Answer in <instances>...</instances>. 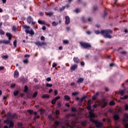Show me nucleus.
Returning <instances> with one entry per match:
<instances>
[{
  "label": "nucleus",
  "instance_id": "nucleus-4",
  "mask_svg": "<svg viewBox=\"0 0 128 128\" xmlns=\"http://www.w3.org/2000/svg\"><path fill=\"white\" fill-rule=\"evenodd\" d=\"M34 44L38 47L42 46H46V43L45 42H40V41H37Z\"/></svg>",
  "mask_w": 128,
  "mask_h": 128
},
{
  "label": "nucleus",
  "instance_id": "nucleus-2",
  "mask_svg": "<svg viewBox=\"0 0 128 128\" xmlns=\"http://www.w3.org/2000/svg\"><path fill=\"white\" fill-rule=\"evenodd\" d=\"M90 122H94L96 128H102L104 126V123L100 122L98 120H95L94 119V118H90Z\"/></svg>",
  "mask_w": 128,
  "mask_h": 128
},
{
  "label": "nucleus",
  "instance_id": "nucleus-32",
  "mask_svg": "<svg viewBox=\"0 0 128 128\" xmlns=\"http://www.w3.org/2000/svg\"><path fill=\"white\" fill-rule=\"evenodd\" d=\"M58 23L56 22H52V26H58Z\"/></svg>",
  "mask_w": 128,
  "mask_h": 128
},
{
  "label": "nucleus",
  "instance_id": "nucleus-47",
  "mask_svg": "<svg viewBox=\"0 0 128 128\" xmlns=\"http://www.w3.org/2000/svg\"><path fill=\"white\" fill-rule=\"evenodd\" d=\"M60 110H56L55 114H60Z\"/></svg>",
  "mask_w": 128,
  "mask_h": 128
},
{
  "label": "nucleus",
  "instance_id": "nucleus-34",
  "mask_svg": "<svg viewBox=\"0 0 128 128\" xmlns=\"http://www.w3.org/2000/svg\"><path fill=\"white\" fill-rule=\"evenodd\" d=\"M106 106H108V102H105L104 103L102 106V108H106Z\"/></svg>",
  "mask_w": 128,
  "mask_h": 128
},
{
  "label": "nucleus",
  "instance_id": "nucleus-24",
  "mask_svg": "<svg viewBox=\"0 0 128 128\" xmlns=\"http://www.w3.org/2000/svg\"><path fill=\"white\" fill-rule=\"evenodd\" d=\"M2 58L3 60H8V55L6 54L2 56Z\"/></svg>",
  "mask_w": 128,
  "mask_h": 128
},
{
  "label": "nucleus",
  "instance_id": "nucleus-3",
  "mask_svg": "<svg viewBox=\"0 0 128 128\" xmlns=\"http://www.w3.org/2000/svg\"><path fill=\"white\" fill-rule=\"evenodd\" d=\"M80 44L85 50H88V48H92V45H90V43L81 42H80Z\"/></svg>",
  "mask_w": 128,
  "mask_h": 128
},
{
  "label": "nucleus",
  "instance_id": "nucleus-56",
  "mask_svg": "<svg viewBox=\"0 0 128 128\" xmlns=\"http://www.w3.org/2000/svg\"><path fill=\"white\" fill-rule=\"evenodd\" d=\"M80 64L82 66H84V64H86L84 63V62L82 61L80 62Z\"/></svg>",
  "mask_w": 128,
  "mask_h": 128
},
{
  "label": "nucleus",
  "instance_id": "nucleus-46",
  "mask_svg": "<svg viewBox=\"0 0 128 128\" xmlns=\"http://www.w3.org/2000/svg\"><path fill=\"white\" fill-rule=\"evenodd\" d=\"M79 92H74L72 93V96H78V94Z\"/></svg>",
  "mask_w": 128,
  "mask_h": 128
},
{
  "label": "nucleus",
  "instance_id": "nucleus-14",
  "mask_svg": "<svg viewBox=\"0 0 128 128\" xmlns=\"http://www.w3.org/2000/svg\"><path fill=\"white\" fill-rule=\"evenodd\" d=\"M73 60L75 64H78V62H80V58L78 57H74L73 58Z\"/></svg>",
  "mask_w": 128,
  "mask_h": 128
},
{
  "label": "nucleus",
  "instance_id": "nucleus-13",
  "mask_svg": "<svg viewBox=\"0 0 128 128\" xmlns=\"http://www.w3.org/2000/svg\"><path fill=\"white\" fill-rule=\"evenodd\" d=\"M80 124H82V126H86V124H88V120H84L81 122Z\"/></svg>",
  "mask_w": 128,
  "mask_h": 128
},
{
  "label": "nucleus",
  "instance_id": "nucleus-51",
  "mask_svg": "<svg viewBox=\"0 0 128 128\" xmlns=\"http://www.w3.org/2000/svg\"><path fill=\"white\" fill-rule=\"evenodd\" d=\"M108 16V14L106 11L104 12V14H103V18H104Z\"/></svg>",
  "mask_w": 128,
  "mask_h": 128
},
{
  "label": "nucleus",
  "instance_id": "nucleus-18",
  "mask_svg": "<svg viewBox=\"0 0 128 128\" xmlns=\"http://www.w3.org/2000/svg\"><path fill=\"white\" fill-rule=\"evenodd\" d=\"M14 122L12 121H10V122H9V128H14Z\"/></svg>",
  "mask_w": 128,
  "mask_h": 128
},
{
  "label": "nucleus",
  "instance_id": "nucleus-7",
  "mask_svg": "<svg viewBox=\"0 0 128 128\" xmlns=\"http://www.w3.org/2000/svg\"><path fill=\"white\" fill-rule=\"evenodd\" d=\"M65 20V24H70V16H66Z\"/></svg>",
  "mask_w": 128,
  "mask_h": 128
},
{
  "label": "nucleus",
  "instance_id": "nucleus-1",
  "mask_svg": "<svg viewBox=\"0 0 128 128\" xmlns=\"http://www.w3.org/2000/svg\"><path fill=\"white\" fill-rule=\"evenodd\" d=\"M112 30L110 29L102 30L101 34H102L105 38H112V36L110 35L112 34Z\"/></svg>",
  "mask_w": 128,
  "mask_h": 128
},
{
  "label": "nucleus",
  "instance_id": "nucleus-35",
  "mask_svg": "<svg viewBox=\"0 0 128 128\" xmlns=\"http://www.w3.org/2000/svg\"><path fill=\"white\" fill-rule=\"evenodd\" d=\"M19 93H20V91L16 90L14 92V94L15 96H18V94Z\"/></svg>",
  "mask_w": 128,
  "mask_h": 128
},
{
  "label": "nucleus",
  "instance_id": "nucleus-25",
  "mask_svg": "<svg viewBox=\"0 0 128 128\" xmlns=\"http://www.w3.org/2000/svg\"><path fill=\"white\" fill-rule=\"evenodd\" d=\"M24 92H28V87L26 85L24 86Z\"/></svg>",
  "mask_w": 128,
  "mask_h": 128
},
{
  "label": "nucleus",
  "instance_id": "nucleus-11",
  "mask_svg": "<svg viewBox=\"0 0 128 128\" xmlns=\"http://www.w3.org/2000/svg\"><path fill=\"white\" fill-rule=\"evenodd\" d=\"M123 122H128V114H124V115Z\"/></svg>",
  "mask_w": 128,
  "mask_h": 128
},
{
  "label": "nucleus",
  "instance_id": "nucleus-15",
  "mask_svg": "<svg viewBox=\"0 0 128 128\" xmlns=\"http://www.w3.org/2000/svg\"><path fill=\"white\" fill-rule=\"evenodd\" d=\"M84 78H78V79L76 81V83L77 84H82V82H84Z\"/></svg>",
  "mask_w": 128,
  "mask_h": 128
},
{
  "label": "nucleus",
  "instance_id": "nucleus-41",
  "mask_svg": "<svg viewBox=\"0 0 128 128\" xmlns=\"http://www.w3.org/2000/svg\"><path fill=\"white\" fill-rule=\"evenodd\" d=\"M44 110L42 109L40 110V114L41 116H42V114H44Z\"/></svg>",
  "mask_w": 128,
  "mask_h": 128
},
{
  "label": "nucleus",
  "instance_id": "nucleus-49",
  "mask_svg": "<svg viewBox=\"0 0 128 128\" xmlns=\"http://www.w3.org/2000/svg\"><path fill=\"white\" fill-rule=\"evenodd\" d=\"M12 30L13 32H16V27L15 26H12Z\"/></svg>",
  "mask_w": 128,
  "mask_h": 128
},
{
  "label": "nucleus",
  "instance_id": "nucleus-36",
  "mask_svg": "<svg viewBox=\"0 0 128 128\" xmlns=\"http://www.w3.org/2000/svg\"><path fill=\"white\" fill-rule=\"evenodd\" d=\"M60 124V123L58 120H56L54 122V126H58Z\"/></svg>",
  "mask_w": 128,
  "mask_h": 128
},
{
  "label": "nucleus",
  "instance_id": "nucleus-27",
  "mask_svg": "<svg viewBox=\"0 0 128 128\" xmlns=\"http://www.w3.org/2000/svg\"><path fill=\"white\" fill-rule=\"evenodd\" d=\"M17 42H18V41L16 40H15L14 41L13 44H14V48H16V46H18Z\"/></svg>",
  "mask_w": 128,
  "mask_h": 128
},
{
  "label": "nucleus",
  "instance_id": "nucleus-58",
  "mask_svg": "<svg viewBox=\"0 0 128 128\" xmlns=\"http://www.w3.org/2000/svg\"><path fill=\"white\" fill-rule=\"evenodd\" d=\"M46 82H50L52 80V78L50 77H48L46 79Z\"/></svg>",
  "mask_w": 128,
  "mask_h": 128
},
{
  "label": "nucleus",
  "instance_id": "nucleus-39",
  "mask_svg": "<svg viewBox=\"0 0 128 128\" xmlns=\"http://www.w3.org/2000/svg\"><path fill=\"white\" fill-rule=\"evenodd\" d=\"M0 34H2V36L4 35V32L2 29H0Z\"/></svg>",
  "mask_w": 128,
  "mask_h": 128
},
{
  "label": "nucleus",
  "instance_id": "nucleus-64",
  "mask_svg": "<svg viewBox=\"0 0 128 128\" xmlns=\"http://www.w3.org/2000/svg\"><path fill=\"white\" fill-rule=\"evenodd\" d=\"M40 40H46V38H44V36H42L40 37Z\"/></svg>",
  "mask_w": 128,
  "mask_h": 128
},
{
  "label": "nucleus",
  "instance_id": "nucleus-59",
  "mask_svg": "<svg viewBox=\"0 0 128 128\" xmlns=\"http://www.w3.org/2000/svg\"><path fill=\"white\" fill-rule=\"evenodd\" d=\"M125 110H128V104H125Z\"/></svg>",
  "mask_w": 128,
  "mask_h": 128
},
{
  "label": "nucleus",
  "instance_id": "nucleus-45",
  "mask_svg": "<svg viewBox=\"0 0 128 128\" xmlns=\"http://www.w3.org/2000/svg\"><path fill=\"white\" fill-rule=\"evenodd\" d=\"M28 112L29 114H32V113L34 112V110H28Z\"/></svg>",
  "mask_w": 128,
  "mask_h": 128
},
{
  "label": "nucleus",
  "instance_id": "nucleus-12",
  "mask_svg": "<svg viewBox=\"0 0 128 128\" xmlns=\"http://www.w3.org/2000/svg\"><path fill=\"white\" fill-rule=\"evenodd\" d=\"M18 76H20V73L18 72V70H16L14 72V78H18Z\"/></svg>",
  "mask_w": 128,
  "mask_h": 128
},
{
  "label": "nucleus",
  "instance_id": "nucleus-54",
  "mask_svg": "<svg viewBox=\"0 0 128 128\" xmlns=\"http://www.w3.org/2000/svg\"><path fill=\"white\" fill-rule=\"evenodd\" d=\"M82 20L83 22H86V20L84 18V17H82Z\"/></svg>",
  "mask_w": 128,
  "mask_h": 128
},
{
  "label": "nucleus",
  "instance_id": "nucleus-16",
  "mask_svg": "<svg viewBox=\"0 0 128 128\" xmlns=\"http://www.w3.org/2000/svg\"><path fill=\"white\" fill-rule=\"evenodd\" d=\"M114 120H120V116L118 114H116L113 116Z\"/></svg>",
  "mask_w": 128,
  "mask_h": 128
},
{
  "label": "nucleus",
  "instance_id": "nucleus-33",
  "mask_svg": "<svg viewBox=\"0 0 128 128\" xmlns=\"http://www.w3.org/2000/svg\"><path fill=\"white\" fill-rule=\"evenodd\" d=\"M128 98V96L126 95L124 96V97H120V100H126Z\"/></svg>",
  "mask_w": 128,
  "mask_h": 128
},
{
  "label": "nucleus",
  "instance_id": "nucleus-29",
  "mask_svg": "<svg viewBox=\"0 0 128 128\" xmlns=\"http://www.w3.org/2000/svg\"><path fill=\"white\" fill-rule=\"evenodd\" d=\"M46 14V16H48L50 17L54 15V13H52V12H49Z\"/></svg>",
  "mask_w": 128,
  "mask_h": 128
},
{
  "label": "nucleus",
  "instance_id": "nucleus-61",
  "mask_svg": "<svg viewBox=\"0 0 128 128\" xmlns=\"http://www.w3.org/2000/svg\"><path fill=\"white\" fill-rule=\"evenodd\" d=\"M66 106H67V108H70V104L68 103H66L65 104Z\"/></svg>",
  "mask_w": 128,
  "mask_h": 128
},
{
  "label": "nucleus",
  "instance_id": "nucleus-50",
  "mask_svg": "<svg viewBox=\"0 0 128 128\" xmlns=\"http://www.w3.org/2000/svg\"><path fill=\"white\" fill-rule=\"evenodd\" d=\"M124 126L125 128H128V123L124 122Z\"/></svg>",
  "mask_w": 128,
  "mask_h": 128
},
{
  "label": "nucleus",
  "instance_id": "nucleus-63",
  "mask_svg": "<svg viewBox=\"0 0 128 128\" xmlns=\"http://www.w3.org/2000/svg\"><path fill=\"white\" fill-rule=\"evenodd\" d=\"M86 34H92V32L90 30H88L86 32Z\"/></svg>",
  "mask_w": 128,
  "mask_h": 128
},
{
  "label": "nucleus",
  "instance_id": "nucleus-37",
  "mask_svg": "<svg viewBox=\"0 0 128 128\" xmlns=\"http://www.w3.org/2000/svg\"><path fill=\"white\" fill-rule=\"evenodd\" d=\"M10 121H11V120H4V122L5 124H10Z\"/></svg>",
  "mask_w": 128,
  "mask_h": 128
},
{
  "label": "nucleus",
  "instance_id": "nucleus-43",
  "mask_svg": "<svg viewBox=\"0 0 128 128\" xmlns=\"http://www.w3.org/2000/svg\"><path fill=\"white\" fill-rule=\"evenodd\" d=\"M23 62H24V64H28V59L24 60H23Z\"/></svg>",
  "mask_w": 128,
  "mask_h": 128
},
{
  "label": "nucleus",
  "instance_id": "nucleus-55",
  "mask_svg": "<svg viewBox=\"0 0 128 128\" xmlns=\"http://www.w3.org/2000/svg\"><path fill=\"white\" fill-rule=\"evenodd\" d=\"M128 52H126V51H122L120 52V54H126Z\"/></svg>",
  "mask_w": 128,
  "mask_h": 128
},
{
  "label": "nucleus",
  "instance_id": "nucleus-28",
  "mask_svg": "<svg viewBox=\"0 0 128 128\" xmlns=\"http://www.w3.org/2000/svg\"><path fill=\"white\" fill-rule=\"evenodd\" d=\"M64 44H70V41L68 40H64L63 41Z\"/></svg>",
  "mask_w": 128,
  "mask_h": 128
},
{
  "label": "nucleus",
  "instance_id": "nucleus-10",
  "mask_svg": "<svg viewBox=\"0 0 128 128\" xmlns=\"http://www.w3.org/2000/svg\"><path fill=\"white\" fill-rule=\"evenodd\" d=\"M6 36L8 38L9 40H12V33H6Z\"/></svg>",
  "mask_w": 128,
  "mask_h": 128
},
{
  "label": "nucleus",
  "instance_id": "nucleus-30",
  "mask_svg": "<svg viewBox=\"0 0 128 128\" xmlns=\"http://www.w3.org/2000/svg\"><path fill=\"white\" fill-rule=\"evenodd\" d=\"M110 106H114L116 104V103L114 102V101L111 100L109 104Z\"/></svg>",
  "mask_w": 128,
  "mask_h": 128
},
{
  "label": "nucleus",
  "instance_id": "nucleus-40",
  "mask_svg": "<svg viewBox=\"0 0 128 128\" xmlns=\"http://www.w3.org/2000/svg\"><path fill=\"white\" fill-rule=\"evenodd\" d=\"M56 100H55L54 98L52 100V104H56Z\"/></svg>",
  "mask_w": 128,
  "mask_h": 128
},
{
  "label": "nucleus",
  "instance_id": "nucleus-23",
  "mask_svg": "<svg viewBox=\"0 0 128 128\" xmlns=\"http://www.w3.org/2000/svg\"><path fill=\"white\" fill-rule=\"evenodd\" d=\"M4 44H10V40H4Z\"/></svg>",
  "mask_w": 128,
  "mask_h": 128
},
{
  "label": "nucleus",
  "instance_id": "nucleus-31",
  "mask_svg": "<svg viewBox=\"0 0 128 128\" xmlns=\"http://www.w3.org/2000/svg\"><path fill=\"white\" fill-rule=\"evenodd\" d=\"M46 86L47 88H52V84L46 83Z\"/></svg>",
  "mask_w": 128,
  "mask_h": 128
},
{
  "label": "nucleus",
  "instance_id": "nucleus-19",
  "mask_svg": "<svg viewBox=\"0 0 128 128\" xmlns=\"http://www.w3.org/2000/svg\"><path fill=\"white\" fill-rule=\"evenodd\" d=\"M42 98H49L50 95L48 94H45L43 96H42Z\"/></svg>",
  "mask_w": 128,
  "mask_h": 128
},
{
  "label": "nucleus",
  "instance_id": "nucleus-57",
  "mask_svg": "<svg viewBox=\"0 0 128 128\" xmlns=\"http://www.w3.org/2000/svg\"><path fill=\"white\" fill-rule=\"evenodd\" d=\"M98 10V6H94L93 7V10L96 11V10Z\"/></svg>",
  "mask_w": 128,
  "mask_h": 128
},
{
  "label": "nucleus",
  "instance_id": "nucleus-17",
  "mask_svg": "<svg viewBox=\"0 0 128 128\" xmlns=\"http://www.w3.org/2000/svg\"><path fill=\"white\" fill-rule=\"evenodd\" d=\"M124 92H126V88L124 87V90H119V94H120L121 96H124Z\"/></svg>",
  "mask_w": 128,
  "mask_h": 128
},
{
  "label": "nucleus",
  "instance_id": "nucleus-44",
  "mask_svg": "<svg viewBox=\"0 0 128 128\" xmlns=\"http://www.w3.org/2000/svg\"><path fill=\"white\" fill-rule=\"evenodd\" d=\"M16 114H14L11 115V118H16Z\"/></svg>",
  "mask_w": 128,
  "mask_h": 128
},
{
  "label": "nucleus",
  "instance_id": "nucleus-42",
  "mask_svg": "<svg viewBox=\"0 0 128 128\" xmlns=\"http://www.w3.org/2000/svg\"><path fill=\"white\" fill-rule=\"evenodd\" d=\"M21 82H26V78H22L21 80H20Z\"/></svg>",
  "mask_w": 128,
  "mask_h": 128
},
{
  "label": "nucleus",
  "instance_id": "nucleus-52",
  "mask_svg": "<svg viewBox=\"0 0 128 128\" xmlns=\"http://www.w3.org/2000/svg\"><path fill=\"white\" fill-rule=\"evenodd\" d=\"M95 34H102V32H100V30H96Z\"/></svg>",
  "mask_w": 128,
  "mask_h": 128
},
{
  "label": "nucleus",
  "instance_id": "nucleus-6",
  "mask_svg": "<svg viewBox=\"0 0 128 128\" xmlns=\"http://www.w3.org/2000/svg\"><path fill=\"white\" fill-rule=\"evenodd\" d=\"M27 22L30 24L32 22H34V19L32 18V16H28L26 18Z\"/></svg>",
  "mask_w": 128,
  "mask_h": 128
},
{
  "label": "nucleus",
  "instance_id": "nucleus-26",
  "mask_svg": "<svg viewBox=\"0 0 128 128\" xmlns=\"http://www.w3.org/2000/svg\"><path fill=\"white\" fill-rule=\"evenodd\" d=\"M87 110L90 112V110H92V105H88Z\"/></svg>",
  "mask_w": 128,
  "mask_h": 128
},
{
  "label": "nucleus",
  "instance_id": "nucleus-21",
  "mask_svg": "<svg viewBox=\"0 0 128 128\" xmlns=\"http://www.w3.org/2000/svg\"><path fill=\"white\" fill-rule=\"evenodd\" d=\"M6 116H7V118H12V113L10 112H8L6 114Z\"/></svg>",
  "mask_w": 128,
  "mask_h": 128
},
{
  "label": "nucleus",
  "instance_id": "nucleus-20",
  "mask_svg": "<svg viewBox=\"0 0 128 128\" xmlns=\"http://www.w3.org/2000/svg\"><path fill=\"white\" fill-rule=\"evenodd\" d=\"M64 98H65V100H70V96H68V95H65L64 96Z\"/></svg>",
  "mask_w": 128,
  "mask_h": 128
},
{
  "label": "nucleus",
  "instance_id": "nucleus-5",
  "mask_svg": "<svg viewBox=\"0 0 128 128\" xmlns=\"http://www.w3.org/2000/svg\"><path fill=\"white\" fill-rule=\"evenodd\" d=\"M94 110H90V111L89 112V118H96V114L94 112Z\"/></svg>",
  "mask_w": 128,
  "mask_h": 128
},
{
  "label": "nucleus",
  "instance_id": "nucleus-53",
  "mask_svg": "<svg viewBox=\"0 0 128 128\" xmlns=\"http://www.w3.org/2000/svg\"><path fill=\"white\" fill-rule=\"evenodd\" d=\"M24 28H27V30H28V28H30V26H28L26 25H24Z\"/></svg>",
  "mask_w": 128,
  "mask_h": 128
},
{
  "label": "nucleus",
  "instance_id": "nucleus-62",
  "mask_svg": "<svg viewBox=\"0 0 128 128\" xmlns=\"http://www.w3.org/2000/svg\"><path fill=\"white\" fill-rule=\"evenodd\" d=\"M92 100H96V95H94V96H92Z\"/></svg>",
  "mask_w": 128,
  "mask_h": 128
},
{
  "label": "nucleus",
  "instance_id": "nucleus-60",
  "mask_svg": "<svg viewBox=\"0 0 128 128\" xmlns=\"http://www.w3.org/2000/svg\"><path fill=\"white\" fill-rule=\"evenodd\" d=\"M56 66H58V64H56V62H54L52 64V68H56Z\"/></svg>",
  "mask_w": 128,
  "mask_h": 128
},
{
  "label": "nucleus",
  "instance_id": "nucleus-38",
  "mask_svg": "<svg viewBox=\"0 0 128 128\" xmlns=\"http://www.w3.org/2000/svg\"><path fill=\"white\" fill-rule=\"evenodd\" d=\"M38 96V92H36L32 95V98H36Z\"/></svg>",
  "mask_w": 128,
  "mask_h": 128
},
{
  "label": "nucleus",
  "instance_id": "nucleus-9",
  "mask_svg": "<svg viewBox=\"0 0 128 128\" xmlns=\"http://www.w3.org/2000/svg\"><path fill=\"white\" fill-rule=\"evenodd\" d=\"M77 68H78V64H76L72 65L70 68V70H72V72L74 71V70H76Z\"/></svg>",
  "mask_w": 128,
  "mask_h": 128
},
{
  "label": "nucleus",
  "instance_id": "nucleus-8",
  "mask_svg": "<svg viewBox=\"0 0 128 128\" xmlns=\"http://www.w3.org/2000/svg\"><path fill=\"white\" fill-rule=\"evenodd\" d=\"M26 34H32V36H34V31L32 29L30 31L28 30V29L26 30Z\"/></svg>",
  "mask_w": 128,
  "mask_h": 128
},
{
  "label": "nucleus",
  "instance_id": "nucleus-22",
  "mask_svg": "<svg viewBox=\"0 0 128 128\" xmlns=\"http://www.w3.org/2000/svg\"><path fill=\"white\" fill-rule=\"evenodd\" d=\"M38 23L40 24H46V22L44 21H42V20H38Z\"/></svg>",
  "mask_w": 128,
  "mask_h": 128
},
{
  "label": "nucleus",
  "instance_id": "nucleus-48",
  "mask_svg": "<svg viewBox=\"0 0 128 128\" xmlns=\"http://www.w3.org/2000/svg\"><path fill=\"white\" fill-rule=\"evenodd\" d=\"M72 111L74 112H76V108L72 107Z\"/></svg>",
  "mask_w": 128,
  "mask_h": 128
}]
</instances>
